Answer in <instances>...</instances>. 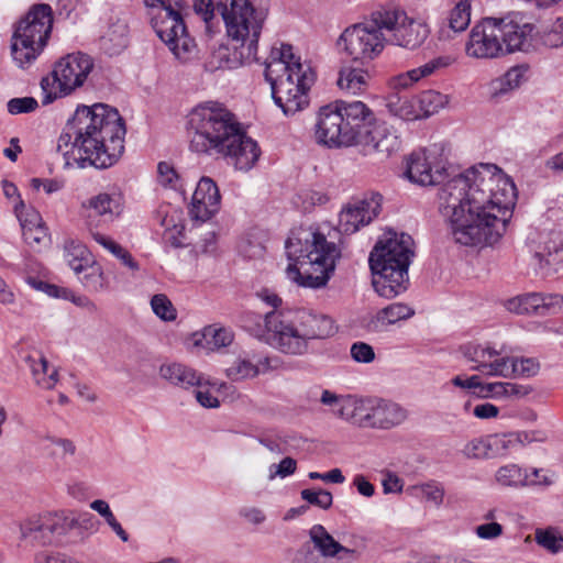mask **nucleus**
<instances>
[{
	"instance_id": "obj_1",
	"label": "nucleus",
	"mask_w": 563,
	"mask_h": 563,
	"mask_svg": "<svg viewBox=\"0 0 563 563\" xmlns=\"http://www.w3.org/2000/svg\"><path fill=\"white\" fill-rule=\"evenodd\" d=\"M514 181L495 164H479L456 175L438 192L439 210L454 241L465 246L497 243L516 205Z\"/></svg>"
},
{
	"instance_id": "obj_2",
	"label": "nucleus",
	"mask_w": 563,
	"mask_h": 563,
	"mask_svg": "<svg viewBox=\"0 0 563 563\" xmlns=\"http://www.w3.org/2000/svg\"><path fill=\"white\" fill-rule=\"evenodd\" d=\"M124 121L118 110L104 104L78 106L57 141L65 166L108 168L124 151Z\"/></svg>"
},
{
	"instance_id": "obj_3",
	"label": "nucleus",
	"mask_w": 563,
	"mask_h": 563,
	"mask_svg": "<svg viewBox=\"0 0 563 563\" xmlns=\"http://www.w3.org/2000/svg\"><path fill=\"white\" fill-rule=\"evenodd\" d=\"M190 150L198 154L223 157L235 169L247 172L260 158L261 150L249 137L223 104L206 101L188 115Z\"/></svg>"
},
{
	"instance_id": "obj_4",
	"label": "nucleus",
	"mask_w": 563,
	"mask_h": 563,
	"mask_svg": "<svg viewBox=\"0 0 563 563\" xmlns=\"http://www.w3.org/2000/svg\"><path fill=\"white\" fill-rule=\"evenodd\" d=\"M289 263L287 277L298 285L321 288L334 273L341 251L334 242L317 231L299 229L292 231L285 244Z\"/></svg>"
},
{
	"instance_id": "obj_5",
	"label": "nucleus",
	"mask_w": 563,
	"mask_h": 563,
	"mask_svg": "<svg viewBox=\"0 0 563 563\" xmlns=\"http://www.w3.org/2000/svg\"><path fill=\"white\" fill-rule=\"evenodd\" d=\"M271 60L265 63V78L272 97L285 115H292L308 104V91L316 80V73L295 56L292 46L280 44L272 47Z\"/></svg>"
},
{
	"instance_id": "obj_6",
	"label": "nucleus",
	"mask_w": 563,
	"mask_h": 563,
	"mask_svg": "<svg viewBox=\"0 0 563 563\" xmlns=\"http://www.w3.org/2000/svg\"><path fill=\"white\" fill-rule=\"evenodd\" d=\"M319 402L335 419L361 429L390 430L408 418L405 407L380 397L336 394L322 389Z\"/></svg>"
},
{
	"instance_id": "obj_7",
	"label": "nucleus",
	"mask_w": 563,
	"mask_h": 563,
	"mask_svg": "<svg viewBox=\"0 0 563 563\" xmlns=\"http://www.w3.org/2000/svg\"><path fill=\"white\" fill-rule=\"evenodd\" d=\"M413 240L407 233L387 231L369 254L373 287L385 298H394L407 289L408 267L413 256Z\"/></svg>"
},
{
	"instance_id": "obj_8",
	"label": "nucleus",
	"mask_w": 563,
	"mask_h": 563,
	"mask_svg": "<svg viewBox=\"0 0 563 563\" xmlns=\"http://www.w3.org/2000/svg\"><path fill=\"white\" fill-rule=\"evenodd\" d=\"M378 119L362 101L339 100L321 107L314 124L317 143L328 148L352 147Z\"/></svg>"
},
{
	"instance_id": "obj_9",
	"label": "nucleus",
	"mask_w": 563,
	"mask_h": 563,
	"mask_svg": "<svg viewBox=\"0 0 563 563\" xmlns=\"http://www.w3.org/2000/svg\"><path fill=\"white\" fill-rule=\"evenodd\" d=\"M228 37L233 42L241 64L257 62L258 40L266 15L250 0H217Z\"/></svg>"
},
{
	"instance_id": "obj_10",
	"label": "nucleus",
	"mask_w": 563,
	"mask_h": 563,
	"mask_svg": "<svg viewBox=\"0 0 563 563\" xmlns=\"http://www.w3.org/2000/svg\"><path fill=\"white\" fill-rule=\"evenodd\" d=\"M264 325L273 344L288 347L292 342L325 338L334 331L332 319L307 309L272 310L265 313Z\"/></svg>"
},
{
	"instance_id": "obj_11",
	"label": "nucleus",
	"mask_w": 563,
	"mask_h": 563,
	"mask_svg": "<svg viewBox=\"0 0 563 563\" xmlns=\"http://www.w3.org/2000/svg\"><path fill=\"white\" fill-rule=\"evenodd\" d=\"M53 26L49 4L37 3L16 24L11 40V55L19 67L32 64L47 44Z\"/></svg>"
},
{
	"instance_id": "obj_12",
	"label": "nucleus",
	"mask_w": 563,
	"mask_h": 563,
	"mask_svg": "<svg viewBox=\"0 0 563 563\" xmlns=\"http://www.w3.org/2000/svg\"><path fill=\"white\" fill-rule=\"evenodd\" d=\"M146 7L157 36L177 59L184 63L189 60L196 44L189 36L183 19L184 3L172 2L164 7L163 2L158 0H146Z\"/></svg>"
},
{
	"instance_id": "obj_13",
	"label": "nucleus",
	"mask_w": 563,
	"mask_h": 563,
	"mask_svg": "<svg viewBox=\"0 0 563 563\" xmlns=\"http://www.w3.org/2000/svg\"><path fill=\"white\" fill-rule=\"evenodd\" d=\"M92 69L93 62L86 54L74 53L59 58L52 71L41 79L42 103L47 106L71 95L84 86Z\"/></svg>"
},
{
	"instance_id": "obj_14",
	"label": "nucleus",
	"mask_w": 563,
	"mask_h": 563,
	"mask_svg": "<svg viewBox=\"0 0 563 563\" xmlns=\"http://www.w3.org/2000/svg\"><path fill=\"white\" fill-rule=\"evenodd\" d=\"M387 43L385 29L380 25L378 11L369 21L346 27L338 40V46L353 60L366 64L377 58Z\"/></svg>"
},
{
	"instance_id": "obj_15",
	"label": "nucleus",
	"mask_w": 563,
	"mask_h": 563,
	"mask_svg": "<svg viewBox=\"0 0 563 563\" xmlns=\"http://www.w3.org/2000/svg\"><path fill=\"white\" fill-rule=\"evenodd\" d=\"M378 19L385 29L387 42L405 48L421 46L430 34L427 22L410 18L401 9L378 11Z\"/></svg>"
},
{
	"instance_id": "obj_16",
	"label": "nucleus",
	"mask_w": 563,
	"mask_h": 563,
	"mask_svg": "<svg viewBox=\"0 0 563 563\" xmlns=\"http://www.w3.org/2000/svg\"><path fill=\"white\" fill-rule=\"evenodd\" d=\"M504 55L515 52H532L539 46V32L533 23L527 22L520 13L496 18Z\"/></svg>"
},
{
	"instance_id": "obj_17",
	"label": "nucleus",
	"mask_w": 563,
	"mask_h": 563,
	"mask_svg": "<svg viewBox=\"0 0 563 563\" xmlns=\"http://www.w3.org/2000/svg\"><path fill=\"white\" fill-rule=\"evenodd\" d=\"M400 139L396 130L385 121L377 120L353 143L363 156L387 158L400 148Z\"/></svg>"
},
{
	"instance_id": "obj_18",
	"label": "nucleus",
	"mask_w": 563,
	"mask_h": 563,
	"mask_svg": "<svg viewBox=\"0 0 563 563\" xmlns=\"http://www.w3.org/2000/svg\"><path fill=\"white\" fill-rule=\"evenodd\" d=\"M496 25V18L488 16L473 26L465 44L467 56L489 59L504 55V47Z\"/></svg>"
},
{
	"instance_id": "obj_19",
	"label": "nucleus",
	"mask_w": 563,
	"mask_h": 563,
	"mask_svg": "<svg viewBox=\"0 0 563 563\" xmlns=\"http://www.w3.org/2000/svg\"><path fill=\"white\" fill-rule=\"evenodd\" d=\"M406 175L410 181L430 186L440 184L445 176V166L434 150L412 152L407 158Z\"/></svg>"
},
{
	"instance_id": "obj_20",
	"label": "nucleus",
	"mask_w": 563,
	"mask_h": 563,
	"mask_svg": "<svg viewBox=\"0 0 563 563\" xmlns=\"http://www.w3.org/2000/svg\"><path fill=\"white\" fill-rule=\"evenodd\" d=\"M494 483L505 488L545 487L552 484L549 472L543 468L527 467L517 463L499 466L494 474Z\"/></svg>"
},
{
	"instance_id": "obj_21",
	"label": "nucleus",
	"mask_w": 563,
	"mask_h": 563,
	"mask_svg": "<svg viewBox=\"0 0 563 563\" xmlns=\"http://www.w3.org/2000/svg\"><path fill=\"white\" fill-rule=\"evenodd\" d=\"M288 365L278 354H244L225 369L231 380L254 378L271 371L286 369Z\"/></svg>"
},
{
	"instance_id": "obj_22",
	"label": "nucleus",
	"mask_w": 563,
	"mask_h": 563,
	"mask_svg": "<svg viewBox=\"0 0 563 563\" xmlns=\"http://www.w3.org/2000/svg\"><path fill=\"white\" fill-rule=\"evenodd\" d=\"M382 196L372 194L369 198L349 202L340 212L339 224L344 233L352 234L369 224L380 212Z\"/></svg>"
},
{
	"instance_id": "obj_23",
	"label": "nucleus",
	"mask_w": 563,
	"mask_h": 563,
	"mask_svg": "<svg viewBox=\"0 0 563 563\" xmlns=\"http://www.w3.org/2000/svg\"><path fill=\"white\" fill-rule=\"evenodd\" d=\"M488 361H482L476 367L484 375L531 377L540 369L539 361L533 356H504L492 360L494 354H488Z\"/></svg>"
},
{
	"instance_id": "obj_24",
	"label": "nucleus",
	"mask_w": 563,
	"mask_h": 563,
	"mask_svg": "<svg viewBox=\"0 0 563 563\" xmlns=\"http://www.w3.org/2000/svg\"><path fill=\"white\" fill-rule=\"evenodd\" d=\"M308 536L313 550L324 559H335L338 563H355L360 556L356 549L341 544L322 525H313Z\"/></svg>"
},
{
	"instance_id": "obj_25",
	"label": "nucleus",
	"mask_w": 563,
	"mask_h": 563,
	"mask_svg": "<svg viewBox=\"0 0 563 563\" xmlns=\"http://www.w3.org/2000/svg\"><path fill=\"white\" fill-rule=\"evenodd\" d=\"M221 196L216 183L202 177L192 195L189 213L196 220L207 221L220 209Z\"/></svg>"
},
{
	"instance_id": "obj_26",
	"label": "nucleus",
	"mask_w": 563,
	"mask_h": 563,
	"mask_svg": "<svg viewBox=\"0 0 563 563\" xmlns=\"http://www.w3.org/2000/svg\"><path fill=\"white\" fill-rule=\"evenodd\" d=\"M195 398L197 402L209 409L219 408L220 405L235 397V388L222 380L211 379L199 375V382L195 384Z\"/></svg>"
},
{
	"instance_id": "obj_27",
	"label": "nucleus",
	"mask_w": 563,
	"mask_h": 563,
	"mask_svg": "<svg viewBox=\"0 0 563 563\" xmlns=\"http://www.w3.org/2000/svg\"><path fill=\"white\" fill-rule=\"evenodd\" d=\"M234 340L235 334L230 327L212 323L203 327L200 331L194 332L188 339V345L214 351L231 347Z\"/></svg>"
},
{
	"instance_id": "obj_28",
	"label": "nucleus",
	"mask_w": 563,
	"mask_h": 563,
	"mask_svg": "<svg viewBox=\"0 0 563 563\" xmlns=\"http://www.w3.org/2000/svg\"><path fill=\"white\" fill-rule=\"evenodd\" d=\"M454 62L455 59L451 55L437 56L417 68L395 76L390 85L394 89H406L423 78L439 74Z\"/></svg>"
},
{
	"instance_id": "obj_29",
	"label": "nucleus",
	"mask_w": 563,
	"mask_h": 563,
	"mask_svg": "<svg viewBox=\"0 0 563 563\" xmlns=\"http://www.w3.org/2000/svg\"><path fill=\"white\" fill-rule=\"evenodd\" d=\"M537 431H514L505 433L489 434L492 451L494 457L507 455L510 452L518 451L536 441H540Z\"/></svg>"
},
{
	"instance_id": "obj_30",
	"label": "nucleus",
	"mask_w": 563,
	"mask_h": 563,
	"mask_svg": "<svg viewBox=\"0 0 563 563\" xmlns=\"http://www.w3.org/2000/svg\"><path fill=\"white\" fill-rule=\"evenodd\" d=\"M26 363L34 383L42 389H53L58 382V369L44 354H29Z\"/></svg>"
},
{
	"instance_id": "obj_31",
	"label": "nucleus",
	"mask_w": 563,
	"mask_h": 563,
	"mask_svg": "<svg viewBox=\"0 0 563 563\" xmlns=\"http://www.w3.org/2000/svg\"><path fill=\"white\" fill-rule=\"evenodd\" d=\"M158 375L173 386L189 389L199 382L200 374L184 364L172 362L162 364Z\"/></svg>"
},
{
	"instance_id": "obj_32",
	"label": "nucleus",
	"mask_w": 563,
	"mask_h": 563,
	"mask_svg": "<svg viewBox=\"0 0 563 563\" xmlns=\"http://www.w3.org/2000/svg\"><path fill=\"white\" fill-rule=\"evenodd\" d=\"M371 74L364 68L345 66L339 73L338 86L351 95H360L367 90Z\"/></svg>"
},
{
	"instance_id": "obj_33",
	"label": "nucleus",
	"mask_w": 563,
	"mask_h": 563,
	"mask_svg": "<svg viewBox=\"0 0 563 563\" xmlns=\"http://www.w3.org/2000/svg\"><path fill=\"white\" fill-rule=\"evenodd\" d=\"M386 108L390 115L400 120L413 121L419 119L420 110L416 97L407 93L391 92L386 98Z\"/></svg>"
},
{
	"instance_id": "obj_34",
	"label": "nucleus",
	"mask_w": 563,
	"mask_h": 563,
	"mask_svg": "<svg viewBox=\"0 0 563 563\" xmlns=\"http://www.w3.org/2000/svg\"><path fill=\"white\" fill-rule=\"evenodd\" d=\"M82 207L91 212L89 216L106 217L110 220L120 213L119 200L109 194H99L91 197L82 203Z\"/></svg>"
},
{
	"instance_id": "obj_35",
	"label": "nucleus",
	"mask_w": 563,
	"mask_h": 563,
	"mask_svg": "<svg viewBox=\"0 0 563 563\" xmlns=\"http://www.w3.org/2000/svg\"><path fill=\"white\" fill-rule=\"evenodd\" d=\"M410 496L420 498L434 507H440L444 500V487L435 481L417 484L408 488Z\"/></svg>"
},
{
	"instance_id": "obj_36",
	"label": "nucleus",
	"mask_w": 563,
	"mask_h": 563,
	"mask_svg": "<svg viewBox=\"0 0 563 563\" xmlns=\"http://www.w3.org/2000/svg\"><path fill=\"white\" fill-rule=\"evenodd\" d=\"M76 275L79 282L89 291H101L107 287V278L104 277L102 267L93 258Z\"/></svg>"
},
{
	"instance_id": "obj_37",
	"label": "nucleus",
	"mask_w": 563,
	"mask_h": 563,
	"mask_svg": "<svg viewBox=\"0 0 563 563\" xmlns=\"http://www.w3.org/2000/svg\"><path fill=\"white\" fill-rule=\"evenodd\" d=\"M64 256L68 266L75 272L80 273L87 263L92 260L91 253L80 242L70 241L66 243Z\"/></svg>"
},
{
	"instance_id": "obj_38",
	"label": "nucleus",
	"mask_w": 563,
	"mask_h": 563,
	"mask_svg": "<svg viewBox=\"0 0 563 563\" xmlns=\"http://www.w3.org/2000/svg\"><path fill=\"white\" fill-rule=\"evenodd\" d=\"M418 109L420 110L419 119L429 117L448 103V96L439 91L427 90L419 97H416Z\"/></svg>"
},
{
	"instance_id": "obj_39",
	"label": "nucleus",
	"mask_w": 563,
	"mask_h": 563,
	"mask_svg": "<svg viewBox=\"0 0 563 563\" xmlns=\"http://www.w3.org/2000/svg\"><path fill=\"white\" fill-rule=\"evenodd\" d=\"M542 294L533 292L517 297L508 302V309L519 314L536 313L543 316Z\"/></svg>"
},
{
	"instance_id": "obj_40",
	"label": "nucleus",
	"mask_w": 563,
	"mask_h": 563,
	"mask_svg": "<svg viewBox=\"0 0 563 563\" xmlns=\"http://www.w3.org/2000/svg\"><path fill=\"white\" fill-rule=\"evenodd\" d=\"M534 540L541 548L551 553L563 551V534L556 527L536 529Z\"/></svg>"
},
{
	"instance_id": "obj_41",
	"label": "nucleus",
	"mask_w": 563,
	"mask_h": 563,
	"mask_svg": "<svg viewBox=\"0 0 563 563\" xmlns=\"http://www.w3.org/2000/svg\"><path fill=\"white\" fill-rule=\"evenodd\" d=\"M20 534L23 540H32L43 545L44 514H36L23 519L20 525Z\"/></svg>"
},
{
	"instance_id": "obj_42",
	"label": "nucleus",
	"mask_w": 563,
	"mask_h": 563,
	"mask_svg": "<svg viewBox=\"0 0 563 563\" xmlns=\"http://www.w3.org/2000/svg\"><path fill=\"white\" fill-rule=\"evenodd\" d=\"M462 454L466 459H474V460H486V459H493V451H492V443L489 434L485 437H478L474 438L470 441H467L463 449Z\"/></svg>"
},
{
	"instance_id": "obj_43",
	"label": "nucleus",
	"mask_w": 563,
	"mask_h": 563,
	"mask_svg": "<svg viewBox=\"0 0 563 563\" xmlns=\"http://www.w3.org/2000/svg\"><path fill=\"white\" fill-rule=\"evenodd\" d=\"M67 530V518L58 514H44V540L43 545L51 544L56 537L65 534Z\"/></svg>"
},
{
	"instance_id": "obj_44",
	"label": "nucleus",
	"mask_w": 563,
	"mask_h": 563,
	"mask_svg": "<svg viewBox=\"0 0 563 563\" xmlns=\"http://www.w3.org/2000/svg\"><path fill=\"white\" fill-rule=\"evenodd\" d=\"M449 27L454 32H463L471 22V4L467 0H460L450 11Z\"/></svg>"
},
{
	"instance_id": "obj_45",
	"label": "nucleus",
	"mask_w": 563,
	"mask_h": 563,
	"mask_svg": "<svg viewBox=\"0 0 563 563\" xmlns=\"http://www.w3.org/2000/svg\"><path fill=\"white\" fill-rule=\"evenodd\" d=\"M413 314V310L404 303H391L377 313V322L380 325L394 324L399 320L407 319Z\"/></svg>"
},
{
	"instance_id": "obj_46",
	"label": "nucleus",
	"mask_w": 563,
	"mask_h": 563,
	"mask_svg": "<svg viewBox=\"0 0 563 563\" xmlns=\"http://www.w3.org/2000/svg\"><path fill=\"white\" fill-rule=\"evenodd\" d=\"M540 44L551 48L563 46V18H558L542 34H539Z\"/></svg>"
},
{
	"instance_id": "obj_47",
	"label": "nucleus",
	"mask_w": 563,
	"mask_h": 563,
	"mask_svg": "<svg viewBox=\"0 0 563 563\" xmlns=\"http://www.w3.org/2000/svg\"><path fill=\"white\" fill-rule=\"evenodd\" d=\"M153 312L164 321H174L177 318V310L164 294L154 295L151 299Z\"/></svg>"
},
{
	"instance_id": "obj_48",
	"label": "nucleus",
	"mask_w": 563,
	"mask_h": 563,
	"mask_svg": "<svg viewBox=\"0 0 563 563\" xmlns=\"http://www.w3.org/2000/svg\"><path fill=\"white\" fill-rule=\"evenodd\" d=\"M14 212L20 221L22 231L43 223L41 214L34 209H26L22 200L14 206Z\"/></svg>"
},
{
	"instance_id": "obj_49",
	"label": "nucleus",
	"mask_w": 563,
	"mask_h": 563,
	"mask_svg": "<svg viewBox=\"0 0 563 563\" xmlns=\"http://www.w3.org/2000/svg\"><path fill=\"white\" fill-rule=\"evenodd\" d=\"M300 495L305 501L322 509H329L333 503L332 494L324 489H303Z\"/></svg>"
},
{
	"instance_id": "obj_50",
	"label": "nucleus",
	"mask_w": 563,
	"mask_h": 563,
	"mask_svg": "<svg viewBox=\"0 0 563 563\" xmlns=\"http://www.w3.org/2000/svg\"><path fill=\"white\" fill-rule=\"evenodd\" d=\"M528 71V66L519 65L511 67L503 77L504 89L518 88L525 80Z\"/></svg>"
},
{
	"instance_id": "obj_51",
	"label": "nucleus",
	"mask_w": 563,
	"mask_h": 563,
	"mask_svg": "<svg viewBox=\"0 0 563 563\" xmlns=\"http://www.w3.org/2000/svg\"><path fill=\"white\" fill-rule=\"evenodd\" d=\"M7 107L10 114H21L33 112L38 107V103L33 97H23L9 100Z\"/></svg>"
},
{
	"instance_id": "obj_52",
	"label": "nucleus",
	"mask_w": 563,
	"mask_h": 563,
	"mask_svg": "<svg viewBox=\"0 0 563 563\" xmlns=\"http://www.w3.org/2000/svg\"><path fill=\"white\" fill-rule=\"evenodd\" d=\"M22 234L24 241L30 246H40L46 244L48 240L47 229L44 225V223L30 229H24V231H22Z\"/></svg>"
},
{
	"instance_id": "obj_53",
	"label": "nucleus",
	"mask_w": 563,
	"mask_h": 563,
	"mask_svg": "<svg viewBox=\"0 0 563 563\" xmlns=\"http://www.w3.org/2000/svg\"><path fill=\"white\" fill-rule=\"evenodd\" d=\"M27 283L31 285V287H33L34 289L36 290H41V291H44L45 294H47L48 296L51 297H56V298H59V297H64V298H69L68 297V290L65 289V288H59L58 286H55V285H52V284H48L46 282H43V280H40V279H36V278H33V277H30L27 279Z\"/></svg>"
},
{
	"instance_id": "obj_54",
	"label": "nucleus",
	"mask_w": 563,
	"mask_h": 563,
	"mask_svg": "<svg viewBox=\"0 0 563 563\" xmlns=\"http://www.w3.org/2000/svg\"><path fill=\"white\" fill-rule=\"evenodd\" d=\"M504 532V528L498 522H486L475 528V534L482 540H494L499 538Z\"/></svg>"
},
{
	"instance_id": "obj_55",
	"label": "nucleus",
	"mask_w": 563,
	"mask_h": 563,
	"mask_svg": "<svg viewBox=\"0 0 563 563\" xmlns=\"http://www.w3.org/2000/svg\"><path fill=\"white\" fill-rule=\"evenodd\" d=\"M34 563H77V560L59 552L38 551L34 554Z\"/></svg>"
},
{
	"instance_id": "obj_56",
	"label": "nucleus",
	"mask_w": 563,
	"mask_h": 563,
	"mask_svg": "<svg viewBox=\"0 0 563 563\" xmlns=\"http://www.w3.org/2000/svg\"><path fill=\"white\" fill-rule=\"evenodd\" d=\"M239 514L247 523L254 526L262 525L266 520L265 512L257 507H243Z\"/></svg>"
},
{
	"instance_id": "obj_57",
	"label": "nucleus",
	"mask_w": 563,
	"mask_h": 563,
	"mask_svg": "<svg viewBox=\"0 0 563 563\" xmlns=\"http://www.w3.org/2000/svg\"><path fill=\"white\" fill-rule=\"evenodd\" d=\"M308 477L310 479H320L327 483H333V484H342L345 481V477L343 476L340 468H332L331 471L327 473H319V472H310L308 474Z\"/></svg>"
},
{
	"instance_id": "obj_58",
	"label": "nucleus",
	"mask_w": 563,
	"mask_h": 563,
	"mask_svg": "<svg viewBox=\"0 0 563 563\" xmlns=\"http://www.w3.org/2000/svg\"><path fill=\"white\" fill-rule=\"evenodd\" d=\"M185 227L183 224H175L172 229H166L165 240L174 247L185 246Z\"/></svg>"
},
{
	"instance_id": "obj_59",
	"label": "nucleus",
	"mask_w": 563,
	"mask_h": 563,
	"mask_svg": "<svg viewBox=\"0 0 563 563\" xmlns=\"http://www.w3.org/2000/svg\"><path fill=\"white\" fill-rule=\"evenodd\" d=\"M158 180L164 186H174V180L177 179L175 169L167 163L161 162L157 167Z\"/></svg>"
},
{
	"instance_id": "obj_60",
	"label": "nucleus",
	"mask_w": 563,
	"mask_h": 563,
	"mask_svg": "<svg viewBox=\"0 0 563 563\" xmlns=\"http://www.w3.org/2000/svg\"><path fill=\"white\" fill-rule=\"evenodd\" d=\"M91 238L102 246L104 250L110 252L112 255L120 251L121 245L112 240L110 236L102 234L98 231H90Z\"/></svg>"
},
{
	"instance_id": "obj_61",
	"label": "nucleus",
	"mask_w": 563,
	"mask_h": 563,
	"mask_svg": "<svg viewBox=\"0 0 563 563\" xmlns=\"http://www.w3.org/2000/svg\"><path fill=\"white\" fill-rule=\"evenodd\" d=\"M499 413L497 406L490 402L478 404L473 409V415L478 419H492L496 418Z\"/></svg>"
},
{
	"instance_id": "obj_62",
	"label": "nucleus",
	"mask_w": 563,
	"mask_h": 563,
	"mask_svg": "<svg viewBox=\"0 0 563 563\" xmlns=\"http://www.w3.org/2000/svg\"><path fill=\"white\" fill-rule=\"evenodd\" d=\"M195 11L208 24L213 18V2L212 0H196L194 4Z\"/></svg>"
},
{
	"instance_id": "obj_63",
	"label": "nucleus",
	"mask_w": 563,
	"mask_h": 563,
	"mask_svg": "<svg viewBox=\"0 0 563 563\" xmlns=\"http://www.w3.org/2000/svg\"><path fill=\"white\" fill-rule=\"evenodd\" d=\"M353 484L362 496L372 497L375 493L374 485L371 484L363 475H356L353 479Z\"/></svg>"
},
{
	"instance_id": "obj_64",
	"label": "nucleus",
	"mask_w": 563,
	"mask_h": 563,
	"mask_svg": "<svg viewBox=\"0 0 563 563\" xmlns=\"http://www.w3.org/2000/svg\"><path fill=\"white\" fill-rule=\"evenodd\" d=\"M402 482L401 479L391 473H388L387 476L383 481L384 493H400L402 490Z\"/></svg>"
}]
</instances>
